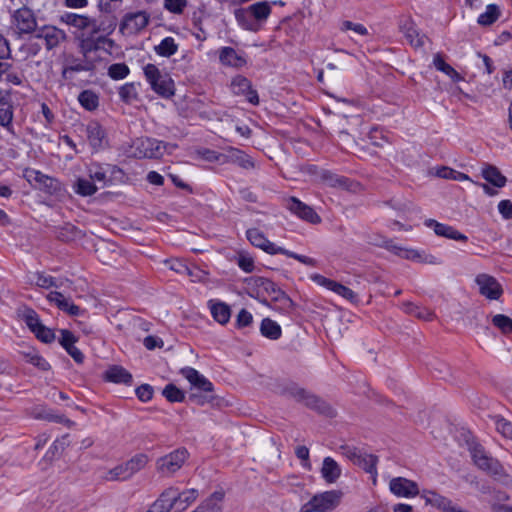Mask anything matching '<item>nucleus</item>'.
I'll list each match as a JSON object with an SVG mask.
<instances>
[{"label": "nucleus", "instance_id": "obj_1", "mask_svg": "<svg viewBox=\"0 0 512 512\" xmlns=\"http://www.w3.org/2000/svg\"><path fill=\"white\" fill-rule=\"evenodd\" d=\"M279 393L283 396L293 398L297 402L303 403L307 408L321 415L326 417L336 416L334 408L329 403L294 382H287L280 385Z\"/></svg>", "mask_w": 512, "mask_h": 512}, {"label": "nucleus", "instance_id": "obj_2", "mask_svg": "<svg viewBox=\"0 0 512 512\" xmlns=\"http://www.w3.org/2000/svg\"><path fill=\"white\" fill-rule=\"evenodd\" d=\"M143 72L146 81L157 95L165 99L175 95L174 81L168 73L151 63L144 66Z\"/></svg>", "mask_w": 512, "mask_h": 512}, {"label": "nucleus", "instance_id": "obj_3", "mask_svg": "<svg viewBox=\"0 0 512 512\" xmlns=\"http://www.w3.org/2000/svg\"><path fill=\"white\" fill-rule=\"evenodd\" d=\"M149 462V458L144 453H138L131 457L124 463L115 466L112 469L106 471L101 479L103 481H127L133 477L137 472L144 469Z\"/></svg>", "mask_w": 512, "mask_h": 512}, {"label": "nucleus", "instance_id": "obj_4", "mask_svg": "<svg viewBox=\"0 0 512 512\" xmlns=\"http://www.w3.org/2000/svg\"><path fill=\"white\" fill-rule=\"evenodd\" d=\"M61 22L74 27L81 33L98 34L100 32L110 35L116 28V23L111 22L107 27L103 23H98L97 19L87 15L66 12L61 16Z\"/></svg>", "mask_w": 512, "mask_h": 512}, {"label": "nucleus", "instance_id": "obj_5", "mask_svg": "<svg viewBox=\"0 0 512 512\" xmlns=\"http://www.w3.org/2000/svg\"><path fill=\"white\" fill-rule=\"evenodd\" d=\"M342 495L338 490L318 493L302 505L299 512H330L338 507Z\"/></svg>", "mask_w": 512, "mask_h": 512}, {"label": "nucleus", "instance_id": "obj_6", "mask_svg": "<svg viewBox=\"0 0 512 512\" xmlns=\"http://www.w3.org/2000/svg\"><path fill=\"white\" fill-rule=\"evenodd\" d=\"M96 59H86L73 54L64 55L62 62L61 77L64 81H72L75 74L80 72H94L96 69Z\"/></svg>", "mask_w": 512, "mask_h": 512}, {"label": "nucleus", "instance_id": "obj_7", "mask_svg": "<svg viewBox=\"0 0 512 512\" xmlns=\"http://www.w3.org/2000/svg\"><path fill=\"white\" fill-rule=\"evenodd\" d=\"M189 453L186 448H178L156 460V470L163 477L173 476L186 462Z\"/></svg>", "mask_w": 512, "mask_h": 512}, {"label": "nucleus", "instance_id": "obj_8", "mask_svg": "<svg viewBox=\"0 0 512 512\" xmlns=\"http://www.w3.org/2000/svg\"><path fill=\"white\" fill-rule=\"evenodd\" d=\"M11 23L14 27V32L18 38L23 35L32 34L37 32L38 24L36 16L32 9L23 6L16 9L11 15Z\"/></svg>", "mask_w": 512, "mask_h": 512}, {"label": "nucleus", "instance_id": "obj_9", "mask_svg": "<svg viewBox=\"0 0 512 512\" xmlns=\"http://www.w3.org/2000/svg\"><path fill=\"white\" fill-rule=\"evenodd\" d=\"M137 158H159L165 151V145L154 138L140 137L133 141L131 146Z\"/></svg>", "mask_w": 512, "mask_h": 512}, {"label": "nucleus", "instance_id": "obj_10", "mask_svg": "<svg viewBox=\"0 0 512 512\" xmlns=\"http://www.w3.org/2000/svg\"><path fill=\"white\" fill-rule=\"evenodd\" d=\"M97 34H86L81 33L76 36L78 41V49L80 54L86 59H94L91 57V53L98 51L102 45H108L109 47H113V40L109 39L105 33L104 35L96 36Z\"/></svg>", "mask_w": 512, "mask_h": 512}, {"label": "nucleus", "instance_id": "obj_11", "mask_svg": "<svg viewBox=\"0 0 512 512\" xmlns=\"http://www.w3.org/2000/svg\"><path fill=\"white\" fill-rule=\"evenodd\" d=\"M470 452L474 464L479 469L492 476H501L503 474V467L500 462L489 456L482 446L475 445L470 449Z\"/></svg>", "mask_w": 512, "mask_h": 512}, {"label": "nucleus", "instance_id": "obj_12", "mask_svg": "<svg viewBox=\"0 0 512 512\" xmlns=\"http://www.w3.org/2000/svg\"><path fill=\"white\" fill-rule=\"evenodd\" d=\"M150 15L146 11L126 13L119 25V31L123 35H136L148 26Z\"/></svg>", "mask_w": 512, "mask_h": 512}, {"label": "nucleus", "instance_id": "obj_13", "mask_svg": "<svg viewBox=\"0 0 512 512\" xmlns=\"http://www.w3.org/2000/svg\"><path fill=\"white\" fill-rule=\"evenodd\" d=\"M28 181H34L38 188L50 195L59 196L62 192L61 183L48 175L41 173L38 170L28 169L25 172Z\"/></svg>", "mask_w": 512, "mask_h": 512}, {"label": "nucleus", "instance_id": "obj_14", "mask_svg": "<svg viewBox=\"0 0 512 512\" xmlns=\"http://www.w3.org/2000/svg\"><path fill=\"white\" fill-rule=\"evenodd\" d=\"M285 207L300 219L311 224H318L321 222L320 216L314 211V209L296 197L286 199Z\"/></svg>", "mask_w": 512, "mask_h": 512}, {"label": "nucleus", "instance_id": "obj_15", "mask_svg": "<svg viewBox=\"0 0 512 512\" xmlns=\"http://www.w3.org/2000/svg\"><path fill=\"white\" fill-rule=\"evenodd\" d=\"M259 286H261L266 292L272 294V300L279 302L280 307H273L283 312H288L292 309L293 302L290 297L283 292L273 281L266 278H258Z\"/></svg>", "mask_w": 512, "mask_h": 512}, {"label": "nucleus", "instance_id": "obj_16", "mask_svg": "<svg viewBox=\"0 0 512 512\" xmlns=\"http://www.w3.org/2000/svg\"><path fill=\"white\" fill-rule=\"evenodd\" d=\"M117 174H123L122 170L112 164H99L93 163L88 168V175L92 181L103 183L106 186L111 182V178L116 177Z\"/></svg>", "mask_w": 512, "mask_h": 512}, {"label": "nucleus", "instance_id": "obj_17", "mask_svg": "<svg viewBox=\"0 0 512 512\" xmlns=\"http://www.w3.org/2000/svg\"><path fill=\"white\" fill-rule=\"evenodd\" d=\"M475 282L479 286L480 294L490 300H498L503 293L502 286L496 278L491 275L484 273L479 274L477 275Z\"/></svg>", "mask_w": 512, "mask_h": 512}, {"label": "nucleus", "instance_id": "obj_18", "mask_svg": "<svg viewBox=\"0 0 512 512\" xmlns=\"http://www.w3.org/2000/svg\"><path fill=\"white\" fill-rule=\"evenodd\" d=\"M389 489L397 497L411 498L419 494L418 484L404 477L392 478L389 483Z\"/></svg>", "mask_w": 512, "mask_h": 512}, {"label": "nucleus", "instance_id": "obj_19", "mask_svg": "<svg viewBox=\"0 0 512 512\" xmlns=\"http://www.w3.org/2000/svg\"><path fill=\"white\" fill-rule=\"evenodd\" d=\"M85 132L94 151L102 150L108 145L106 131L97 121L89 122L85 127Z\"/></svg>", "mask_w": 512, "mask_h": 512}, {"label": "nucleus", "instance_id": "obj_20", "mask_svg": "<svg viewBox=\"0 0 512 512\" xmlns=\"http://www.w3.org/2000/svg\"><path fill=\"white\" fill-rule=\"evenodd\" d=\"M247 239L249 242L257 247L262 249L268 254L275 255L280 254V250H282L283 247H279L276 244L270 242L264 235L263 232H261L257 228H251L248 229L246 232Z\"/></svg>", "mask_w": 512, "mask_h": 512}, {"label": "nucleus", "instance_id": "obj_21", "mask_svg": "<svg viewBox=\"0 0 512 512\" xmlns=\"http://www.w3.org/2000/svg\"><path fill=\"white\" fill-rule=\"evenodd\" d=\"M312 279L318 284L326 287L327 289L335 292L336 294L342 296L343 298L349 300L352 303L358 301L357 294L351 290L350 288L338 283L334 280L328 279L322 275L316 274L312 277Z\"/></svg>", "mask_w": 512, "mask_h": 512}, {"label": "nucleus", "instance_id": "obj_22", "mask_svg": "<svg viewBox=\"0 0 512 512\" xmlns=\"http://www.w3.org/2000/svg\"><path fill=\"white\" fill-rule=\"evenodd\" d=\"M219 61L222 65L240 69L247 64L244 52H238L232 47H222L219 50Z\"/></svg>", "mask_w": 512, "mask_h": 512}, {"label": "nucleus", "instance_id": "obj_23", "mask_svg": "<svg viewBox=\"0 0 512 512\" xmlns=\"http://www.w3.org/2000/svg\"><path fill=\"white\" fill-rule=\"evenodd\" d=\"M181 373L197 391H202L205 393L214 392V386L212 382L204 375L200 374L196 369L186 367L181 370Z\"/></svg>", "mask_w": 512, "mask_h": 512}, {"label": "nucleus", "instance_id": "obj_24", "mask_svg": "<svg viewBox=\"0 0 512 512\" xmlns=\"http://www.w3.org/2000/svg\"><path fill=\"white\" fill-rule=\"evenodd\" d=\"M38 39H44L48 50L57 47L66 38L64 31L55 26H43L37 30L35 35Z\"/></svg>", "mask_w": 512, "mask_h": 512}, {"label": "nucleus", "instance_id": "obj_25", "mask_svg": "<svg viewBox=\"0 0 512 512\" xmlns=\"http://www.w3.org/2000/svg\"><path fill=\"white\" fill-rule=\"evenodd\" d=\"M425 225L429 228H432L437 236L445 237L448 239L456 240V241H464L468 240L467 236L460 233L458 230L454 229L452 226L439 223L434 219H427L425 221Z\"/></svg>", "mask_w": 512, "mask_h": 512}, {"label": "nucleus", "instance_id": "obj_26", "mask_svg": "<svg viewBox=\"0 0 512 512\" xmlns=\"http://www.w3.org/2000/svg\"><path fill=\"white\" fill-rule=\"evenodd\" d=\"M422 497L425 498L426 503L431 504L444 512H463L460 507L453 505L452 501L434 491H424Z\"/></svg>", "mask_w": 512, "mask_h": 512}, {"label": "nucleus", "instance_id": "obj_27", "mask_svg": "<svg viewBox=\"0 0 512 512\" xmlns=\"http://www.w3.org/2000/svg\"><path fill=\"white\" fill-rule=\"evenodd\" d=\"M175 487L165 489L147 512H170L175 510Z\"/></svg>", "mask_w": 512, "mask_h": 512}, {"label": "nucleus", "instance_id": "obj_28", "mask_svg": "<svg viewBox=\"0 0 512 512\" xmlns=\"http://www.w3.org/2000/svg\"><path fill=\"white\" fill-rule=\"evenodd\" d=\"M47 299L50 303L55 304L60 310L71 316H78L82 313L79 306L75 305L70 299L65 298L63 294L58 291L50 292Z\"/></svg>", "mask_w": 512, "mask_h": 512}, {"label": "nucleus", "instance_id": "obj_29", "mask_svg": "<svg viewBox=\"0 0 512 512\" xmlns=\"http://www.w3.org/2000/svg\"><path fill=\"white\" fill-rule=\"evenodd\" d=\"M104 379L109 382L125 385H131L133 381L131 373L119 365L109 367L104 373Z\"/></svg>", "mask_w": 512, "mask_h": 512}, {"label": "nucleus", "instance_id": "obj_30", "mask_svg": "<svg viewBox=\"0 0 512 512\" xmlns=\"http://www.w3.org/2000/svg\"><path fill=\"white\" fill-rule=\"evenodd\" d=\"M76 338L69 330H61L60 344L66 350V352L74 359L77 363H82L84 360L83 353L74 346Z\"/></svg>", "mask_w": 512, "mask_h": 512}, {"label": "nucleus", "instance_id": "obj_31", "mask_svg": "<svg viewBox=\"0 0 512 512\" xmlns=\"http://www.w3.org/2000/svg\"><path fill=\"white\" fill-rule=\"evenodd\" d=\"M199 496L198 490L187 489L183 492H179L175 488V511L182 512L186 510Z\"/></svg>", "mask_w": 512, "mask_h": 512}, {"label": "nucleus", "instance_id": "obj_32", "mask_svg": "<svg viewBox=\"0 0 512 512\" xmlns=\"http://www.w3.org/2000/svg\"><path fill=\"white\" fill-rule=\"evenodd\" d=\"M321 475L327 483H335L341 475V468L333 458L326 457L323 460Z\"/></svg>", "mask_w": 512, "mask_h": 512}, {"label": "nucleus", "instance_id": "obj_33", "mask_svg": "<svg viewBox=\"0 0 512 512\" xmlns=\"http://www.w3.org/2000/svg\"><path fill=\"white\" fill-rule=\"evenodd\" d=\"M224 493L216 491L205 499L195 510L197 512H222Z\"/></svg>", "mask_w": 512, "mask_h": 512}, {"label": "nucleus", "instance_id": "obj_34", "mask_svg": "<svg viewBox=\"0 0 512 512\" xmlns=\"http://www.w3.org/2000/svg\"><path fill=\"white\" fill-rule=\"evenodd\" d=\"M482 177L491 185L497 188H502L507 183V178L501 171L493 165H486L482 169Z\"/></svg>", "mask_w": 512, "mask_h": 512}, {"label": "nucleus", "instance_id": "obj_35", "mask_svg": "<svg viewBox=\"0 0 512 512\" xmlns=\"http://www.w3.org/2000/svg\"><path fill=\"white\" fill-rule=\"evenodd\" d=\"M31 415L35 419L47 420L55 423H64L69 424L71 421L65 418L63 415L54 414L51 410L47 409L45 406H36L32 409Z\"/></svg>", "mask_w": 512, "mask_h": 512}, {"label": "nucleus", "instance_id": "obj_36", "mask_svg": "<svg viewBox=\"0 0 512 512\" xmlns=\"http://www.w3.org/2000/svg\"><path fill=\"white\" fill-rule=\"evenodd\" d=\"M378 458L375 455L368 454L365 452H361L359 455V459H357L355 465L359 466L363 470H365L367 473L372 475L373 483H376V476H377V465Z\"/></svg>", "mask_w": 512, "mask_h": 512}, {"label": "nucleus", "instance_id": "obj_37", "mask_svg": "<svg viewBox=\"0 0 512 512\" xmlns=\"http://www.w3.org/2000/svg\"><path fill=\"white\" fill-rule=\"evenodd\" d=\"M82 236V230L71 223H65L56 229V237L63 242L75 241Z\"/></svg>", "mask_w": 512, "mask_h": 512}, {"label": "nucleus", "instance_id": "obj_38", "mask_svg": "<svg viewBox=\"0 0 512 512\" xmlns=\"http://www.w3.org/2000/svg\"><path fill=\"white\" fill-rule=\"evenodd\" d=\"M234 15L236 21L243 29L254 32L259 30L260 25L256 23L247 8L236 9Z\"/></svg>", "mask_w": 512, "mask_h": 512}, {"label": "nucleus", "instance_id": "obj_39", "mask_svg": "<svg viewBox=\"0 0 512 512\" xmlns=\"http://www.w3.org/2000/svg\"><path fill=\"white\" fill-rule=\"evenodd\" d=\"M401 30L404 33L406 39L414 47H421L424 44V35H420L414 23L411 21H405L401 25Z\"/></svg>", "mask_w": 512, "mask_h": 512}, {"label": "nucleus", "instance_id": "obj_40", "mask_svg": "<svg viewBox=\"0 0 512 512\" xmlns=\"http://www.w3.org/2000/svg\"><path fill=\"white\" fill-rule=\"evenodd\" d=\"M179 45L173 37H165L161 42L154 46V51L158 56L169 58L176 54Z\"/></svg>", "mask_w": 512, "mask_h": 512}, {"label": "nucleus", "instance_id": "obj_41", "mask_svg": "<svg viewBox=\"0 0 512 512\" xmlns=\"http://www.w3.org/2000/svg\"><path fill=\"white\" fill-rule=\"evenodd\" d=\"M140 83H126L119 89V97L125 104H132L139 100L138 88Z\"/></svg>", "mask_w": 512, "mask_h": 512}, {"label": "nucleus", "instance_id": "obj_42", "mask_svg": "<svg viewBox=\"0 0 512 512\" xmlns=\"http://www.w3.org/2000/svg\"><path fill=\"white\" fill-rule=\"evenodd\" d=\"M13 120V106L7 96H0V125L9 128Z\"/></svg>", "mask_w": 512, "mask_h": 512}, {"label": "nucleus", "instance_id": "obj_43", "mask_svg": "<svg viewBox=\"0 0 512 512\" xmlns=\"http://www.w3.org/2000/svg\"><path fill=\"white\" fill-rule=\"evenodd\" d=\"M260 332L262 336L271 339L277 340L281 337L282 330L280 325L271 320L270 318H264L260 325Z\"/></svg>", "mask_w": 512, "mask_h": 512}, {"label": "nucleus", "instance_id": "obj_44", "mask_svg": "<svg viewBox=\"0 0 512 512\" xmlns=\"http://www.w3.org/2000/svg\"><path fill=\"white\" fill-rule=\"evenodd\" d=\"M501 15L500 8L497 4H489L485 12L478 16L477 23L480 26H490L495 23Z\"/></svg>", "mask_w": 512, "mask_h": 512}, {"label": "nucleus", "instance_id": "obj_45", "mask_svg": "<svg viewBox=\"0 0 512 512\" xmlns=\"http://www.w3.org/2000/svg\"><path fill=\"white\" fill-rule=\"evenodd\" d=\"M73 190L77 195L88 197L94 195L98 188L91 179L77 178L73 184Z\"/></svg>", "mask_w": 512, "mask_h": 512}, {"label": "nucleus", "instance_id": "obj_46", "mask_svg": "<svg viewBox=\"0 0 512 512\" xmlns=\"http://www.w3.org/2000/svg\"><path fill=\"white\" fill-rule=\"evenodd\" d=\"M247 9L258 24L265 21L271 14V6L268 2H257L247 7Z\"/></svg>", "mask_w": 512, "mask_h": 512}, {"label": "nucleus", "instance_id": "obj_47", "mask_svg": "<svg viewBox=\"0 0 512 512\" xmlns=\"http://www.w3.org/2000/svg\"><path fill=\"white\" fill-rule=\"evenodd\" d=\"M321 179L322 181L330 186V187H339V188H344V189H348L349 188V179L344 177V176H340L338 174H335L331 171H328V170H325L321 173Z\"/></svg>", "mask_w": 512, "mask_h": 512}, {"label": "nucleus", "instance_id": "obj_48", "mask_svg": "<svg viewBox=\"0 0 512 512\" xmlns=\"http://www.w3.org/2000/svg\"><path fill=\"white\" fill-rule=\"evenodd\" d=\"M380 246L405 259L415 260L419 258V254L416 250L403 249L394 244L392 240H384L383 243L380 244Z\"/></svg>", "mask_w": 512, "mask_h": 512}, {"label": "nucleus", "instance_id": "obj_49", "mask_svg": "<svg viewBox=\"0 0 512 512\" xmlns=\"http://www.w3.org/2000/svg\"><path fill=\"white\" fill-rule=\"evenodd\" d=\"M229 153L231 161L239 165L241 168L249 170L255 167L253 160L245 152L236 148H232L230 149Z\"/></svg>", "mask_w": 512, "mask_h": 512}, {"label": "nucleus", "instance_id": "obj_50", "mask_svg": "<svg viewBox=\"0 0 512 512\" xmlns=\"http://www.w3.org/2000/svg\"><path fill=\"white\" fill-rule=\"evenodd\" d=\"M78 101L81 106L88 111H93L99 106V97L92 90L82 91L78 96Z\"/></svg>", "mask_w": 512, "mask_h": 512}, {"label": "nucleus", "instance_id": "obj_51", "mask_svg": "<svg viewBox=\"0 0 512 512\" xmlns=\"http://www.w3.org/2000/svg\"><path fill=\"white\" fill-rule=\"evenodd\" d=\"M211 314L213 318L220 324H226L231 316L230 307L222 302L211 305Z\"/></svg>", "mask_w": 512, "mask_h": 512}, {"label": "nucleus", "instance_id": "obj_52", "mask_svg": "<svg viewBox=\"0 0 512 512\" xmlns=\"http://www.w3.org/2000/svg\"><path fill=\"white\" fill-rule=\"evenodd\" d=\"M404 311L425 321H431L434 318V313L431 310L425 307L417 306L414 303L404 304Z\"/></svg>", "mask_w": 512, "mask_h": 512}, {"label": "nucleus", "instance_id": "obj_53", "mask_svg": "<svg viewBox=\"0 0 512 512\" xmlns=\"http://www.w3.org/2000/svg\"><path fill=\"white\" fill-rule=\"evenodd\" d=\"M23 356L26 362L32 364L42 371L50 369L49 363L34 349H29L27 352H23Z\"/></svg>", "mask_w": 512, "mask_h": 512}, {"label": "nucleus", "instance_id": "obj_54", "mask_svg": "<svg viewBox=\"0 0 512 512\" xmlns=\"http://www.w3.org/2000/svg\"><path fill=\"white\" fill-rule=\"evenodd\" d=\"M433 64L437 70L445 73L453 80H457L460 78L459 73L452 66L446 63L444 58L440 54H436L434 56Z\"/></svg>", "mask_w": 512, "mask_h": 512}, {"label": "nucleus", "instance_id": "obj_55", "mask_svg": "<svg viewBox=\"0 0 512 512\" xmlns=\"http://www.w3.org/2000/svg\"><path fill=\"white\" fill-rule=\"evenodd\" d=\"M162 395L171 403L183 402L185 399L184 392L172 383L164 387Z\"/></svg>", "mask_w": 512, "mask_h": 512}, {"label": "nucleus", "instance_id": "obj_56", "mask_svg": "<svg viewBox=\"0 0 512 512\" xmlns=\"http://www.w3.org/2000/svg\"><path fill=\"white\" fill-rule=\"evenodd\" d=\"M251 85L252 83L248 78L238 75L232 79L231 89L233 94L240 96L246 93Z\"/></svg>", "mask_w": 512, "mask_h": 512}, {"label": "nucleus", "instance_id": "obj_57", "mask_svg": "<svg viewBox=\"0 0 512 512\" xmlns=\"http://www.w3.org/2000/svg\"><path fill=\"white\" fill-rule=\"evenodd\" d=\"M130 73L129 67L125 63H114L108 68V76L113 80H122Z\"/></svg>", "mask_w": 512, "mask_h": 512}, {"label": "nucleus", "instance_id": "obj_58", "mask_svg": "<svg viewBox=\"0 0 512 512\" xmlns=\"http://www.w3.org/2000/svg\"><path fill=\"white\" fill-rule=\"evenodd\" d=\"M214 399L215 395L213 393H205L202 391L192 392L188 397L189 402L198 406H204L206 404L212 403Z\"/></svg>", "mask_w": 512, "mask_h": 512}, {"label": "nucleus", "instance_id": "obj_59", "mask_svg": "<svg viewBox=\"0 0 512 512\" xmlns=\"http://www.w3.org/2000/svg\"><path fill=\"white\" fill-rule=\"evenodd\" d=\"M492 323L501 330L502 333H512V319L504 314L493 316Z\"/></svg>", "mask_w": 512, "mask_h": 512}, {"label": "nucleus", "instance_id": "obj_60", "mask_svg": "<svg viewBox=\"0 0 512 512\" xmlns=\"http://www.w3.org/2000/svg\"><path fill=\"white\" fill-rule=\"evenodd\" d=\"M23 319H24L26 325L28 326V328L32 332H34L38 327H40L42 325L38 314L32 309H27L24 311Z\"/></svg>", "mask_w": 512, "mask_h": 512}, {"label": "nucleus", "instance_id": "obj_61", "mask_svg": "<svg viewBox=\"0 0 512 512\" xmlns=\"http://www.w3.org/2000/svg\"><path fill=\"white\" fill-rule=\"evenodd\" d=\"M187 0H164V8L173 14H182L187 7Z\"/></svg>", "mask_w": 512, "mask_h": 512}, {"label": "nucleus", "instance_id": "obj_62", "mask_svg": "<svg viewBox=\"0 0 512 512\" xmlns=\"http://www.w3.org/2000/svg\"><path fill=\"white\" fill-rule=\"evenodd\" d=\"M36 285L41 288H45V289H48L51 287H56V288L59 287V284L57 283V280L54 277H52L50 275H46L44 273L36 274Z\"/></svg>", "mask_w": 512, "mask_h": 512}, {"label": "nucleus", "instance_id": "obj_63", "mask_svg": "<svg viewBox=\"0 0 512 512\" xmlns=\"http://www.w3.org/2000/svg\"><path fill=\"white\" fill-rule=\"evenodd\" d=\"M35 336L44 343H51L55 339V333L52 329L44 326L43 324L38 327L34 332Z\"/></svg>", "mask_w": 512, "mask_h": 512}, {"label": "nucleus", "instance_id": "obj_64", "mask_svg": "<svg viewBox=\"0 0 512 512\" xmlns=\"http://www.w3.org/2000/svg\"><path fill=\"white\" fill-rule=\"evenodd\" d=\"M154 393V389L149 384H142L136 388L135 394L137 398L142 402H148L152 399Z\"/></svg>", "mask_w": 512, "mask_h": 512}]
</instances>
